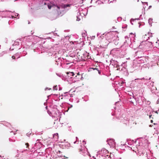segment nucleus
Wrapping results in <instances>:
<instances>
[{
    "label": "nucleus",
    "instance_id": "nucleus-10",
    "mask_svg": "<svg viewBox=\"0 0 159 159\" xmlns=\"http://www.w3.org/2000/svg\"><path fill=\"white\" fill-rule=\"evenodd\" d=\"M53 6H55V7H56L58 10H60V7H59V6H56V5L54 4H53Z\"/></svg>",
    "mask_w": 159,
    "mask_h": 159
},
{
    "label": "nucleus",
    "instance_id": "nucleus-16",
    "mask_svg": "<svg viewBox=\"0 0 159 159\" xmlns=\"http://www.w3.org/2000/svg\"><path fill=\"white\" fill-rule=\"evenodd\" d=\"M151 122H153V120H151Z\"/></svg>",
    "mask_w": 159,
    "mask_h": 159
},
{
    "label": "nucleus",
    "instance_id": "nucleus-12",
    "mask_svg": "<svg viewBox=\"0 0 159 159\" xmlns=\"http://www.w3.org/2000/svg\"><path fill=\"white\" fill-rule=\"evenodd\" d=\"M25 145L26 146V148H28L29 146V143H26Z\"/></svg>",
    "mask_w": 159,
    "mask_h": 159
},
{
    "label": "nucleus",
    "instance_id": "nucleus-7",
    "mask_svg": "<svg viewBox=\"0 0 159 159\" xmlns=\"http://www.w3.org/2000/svg\"><path fill=\"white\" fill-rule=\"evenodd\" d=\"M130 35H132V37L131 38H134L135 37V33L133 34L132 33H130Z\"/></svg>",
    "mask_w": 159,
    "mask_h": 159
},
{
    "label": "nucleus",
    "instance_id": "nucleus-11",
    "mask_svg": "<svg viewBox=\"0 0 159 159\" xmlns=\"http://www.w3.org/2000/svg\"><path fill=\"white\" fill-rule=\"evenodd\" d=\"M58 133L55 134L53 135V137H54L55 136H57V138H58Z\"/></svg>",
    "mask_w": 159,
    "mask_h": 159
},
{
    "label": "nucleus",
    "instance_id": "nucleus-6",
    "mask_svg": "<svg viewBox=\"0 0 159 159\" xmlns=\"http://www.w3.org/2000/svg\"><path fill=\"white\" fill-rule=\"evenodd\" d=\"M77 55L79 57H80L81 58V59H82V57H83V54H80V52H78V53H77Z\"/></svg>",
    "mask_w": 159,
    "mask_h": 159
},
{
    "label": "nucleus",
    "instance_id": "nucleus-4",
    "mask_svg": "<svg viewBox=\"0 0 159 159\" xmlns=\"http://www.w3.org/2000/svg\"><path fill=\"white\" fill-rule=\"evenodd\" d=\"M71 5L70 4H62L60 6L62 8H66L67 7H70Z\"/></svg>",
    "mask_w": 159,
    "mask_h": 159
},
{
    "label": "nucleus",
    "instance_id": "nucleus-3",
    "mask_svg": "<svg viewBox=\"0 0 159 159\" xmlns=\"http://www.w3.org/2000/svg\"><path fill=\"white\" fill-rule=\"evenodd\" d=\"M107 40L106 39H102V40L100 42V43L101 44V45L102 46H105L107 45V44H105L104 42H107Z\"/></svg>",
    "mask_w": 159,
    "mask_h": 159
},
{
    "label": "nucleus",
    "instance_id": "nucleus-9",
    "mask_svg": "<svg viewBox=\"0 0 159 159\" xmlns=\"http://www.w3.org/2000/svg\"><path fill=\"white\" fill-rule=\"evenodd\" d=\"M53 4H52V6H51V5H48V8L49 9H50L51 8V7H53Z\"/></svg>",
    "mask_w": 159,
    "mask_h": 159
},
{
    "label": "nucleus",
    "instance_id": "nucleus-17",
    "mask_svg": "<svg viewBox=\"0 0 159 159\" xmlns=\"http://www.w3.org/2000/svg\"><path fill=\"white\" fill-rule=\"evenodd\" d=\"M151 116H152V115L150 116V117H151Z\"/></svg>",
    "mask_w": 159,
    "mask_h": 159
},
{
    "label": "nucleus",
    "instance_id": "nucleus-14",
    "mask_svg": "<svg viewBox=\"0 0 159 159\" xmlns=\"http://www.w3.org/2000/svg\"><path fill=\"white\" fill-rule=\"evenodd\" d=\"M11 57L13 59H15V57L14 56H12Z\"/></svg>",
    "mask_w": 159,
    "mask_h": 159
},
{
    "label": "nucleus",
    "instance_id": "nucleus-15",
    "mask_svg": "<svg viewBox=\"0 0 159 159\" xmlns=\"http://www.w3.org/2000/svg\"><path fill=\"white\" fill-rule=\"evenodd\" d=\"M155 112L156 113H157V114H158V112L157 111H155Z\"/></svg>",
    "mask_w": 159,
    "mask_h": 159
},
{
    "label": "nucleus",
    "instance_id": "nucleus-2",
    "mask_svg": "<svg viewBox=\"0 0 159 159\" xmlns=\"http://www.w3.org/2000/svg\"><path fill=\"white\" fill-rule=\"evenodd\" d=\"M154 43V42H147L145 43V46L146 48L148 47V48H147V49H148L149 48H152V44H153Z\"/></svg>",
    "mask_w": 159,
    "mask_h": 159
},
{
    "label": "nucleus",
    "instance_id": "nucleus-1",
    "mask_svg": "<svg viewBox=\"0 0 159 159\" xmlns=\"http://www.w3.org/2000/svg\"><path fill=\"white\" fill-rule=\"evenodd\" d=\"M130 104H133L134 105H135L137 104L135 99L133 96H131V97H130Z\"/></svg>",
    "mask_w": 159,
    "mask_h": 159
},
{
    "label": "nucleus",
    "instance_id": "nucleus-8",
    "mask_svg": "<svg viewBox=\"0 0 159 159\" xmlns=\"http://www.w3.org/2000/svg\"><path fill=\"white\" fill-rule=\"evenodd\" d=\"M93 70H97L98 72V73L99 74H101V72L100 71V70H98V68H92Z\"/></svg>",
    "mask_w": 159,
    "mask_h": 159
},
{
    "label": "nucleus",
    "instance_id": "nucleus-5",
    "mask_svg": "<svg viewBox=\"0 0 159 159\" xmlns=\"http://www.w3.org/2000/svg\"><path fill=\"white\" fill-rule=\"evenodd\" d=\"M66 74L68 77H70L71 76H74L75 75L74 73L73 72H66Z\"/></svg>",
    "mask_w": 159,
    "mask_h": 159
},
{
    "label": "nucleus",
    "instance_id": "nucleus-13",
    "mask_svg": "<svg viewBox=\"0 0 159 159\" xmlns=\"http://www.w3.org/2000/svg\"><path fill=\"white\" fill-rule=\"evenodd\" d=\"M56 87H57V86L53 87V90H57V88H56Z\"/></svg>",
    "mask_w": 159,
    "mask_h": 159
}]
</instances>
